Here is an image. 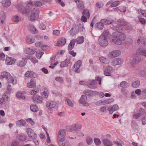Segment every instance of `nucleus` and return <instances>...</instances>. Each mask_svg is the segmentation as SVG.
Masks as SVG:
<instances>
[{
  "label": "nucleus",
  "mask_w": 146,
  "mask_h": 146,
  "mask_svg": "<svg viewBox=\"0 0 146 146\" xmlns=\"http://www.w3.org/2000/svg\"><path fill=\"white\" fill-rule=\"evenodd\" d=\"M113 36L111 39V41L113 43L117 44H120L122 41L124 40L125 35L121 32H115L113 33Z\"/></svg>",
  "instance_id": "obj_1"
},
{
  "label": "nucleus",
  "mask_w": 146,
  "mask_h": 146,
  "mask_svg": "<svg viewBox=\"0 0 146 146\" xmlns=\"http://www.w3.org/2000/svg\"><path fill=\"white\" fill-rule=\"evenodd\" d=\"M0 77L1 79L6 80L9 83H12L13 84H16L17 82L16 80H14L13 77L8 72H2Z\"/></svg>",
  "instance_id": "obj_2"
},
{
  "label": "nucleus",
  "mask_w": 146,
  "mask_h": 146,
  "mask_svg": "<svg viewBox=\"0 0 146 146\" xmlns=\"http://www.w3.org/2000/svg\"><path fill=\"white\" fill-rule=\"evenodd\" d=\"M40 11L38 8H33L31 11L30 20L32 21L37 20L38 18Z\"/></svg>",
  "instance_id": "obj_3"
},
{
  "label": "nucleus",
  "mask_w": 146,
  "mask_h": 146,
  "mask_svg": "<svg viewBox=\"0 0 146 146\" xmlns=\"http://www.w3.org/2000/svg\"><path fill=\"white\" fill-rule=\"evenodd\" d=\"M98 41L100 45L103 47H106L108 44V42L105 35H102L99 37Z\"/></svg>",
  "instance_id": "obj_4"
},
{
  "label": "nucleus",
  "mask_w": 146,
  "mask_h": 146,
  "mask_svg": "<svg viewBox=\"0 0 146 146\" xmlns=\"http://www.w3.org/2000/svg\"><path fill=\"white\" fill-rule=\"evenodd\" d=\"M81 127L80 125H74L67 128V130L69 132L77 131L81 129Z\"/></svg>",
  "instance_id": "obj_5"
},
{
  "label": "nucleus",
  "mask_w": 146,
  "mask_h": 146,
  "mask_svg": "<svg viewBox=\"0 0 146 146\" xmlns=\"http://www.w3.org/2000/svg\"><path fill=\"white\" fill-rule=\"evenodd\" d=\"M27 132L29 137L32 139H35L37 137V135L34 133L33 131L31 128L27 129Z\"/></svg>",
  "instance_id": "obj_6"
},
{
  "label": "nucleus",
  "mask_w": 146,
  "mask_h": 146,
  "mask_svg": "<svg viewBox=\"0 0 146 146\" xmlns=\"http://www.w3.org/2000/svg\"><path fill=\"white\" fill-rule=\"evenodd\" d=\"M113 70V68L111 66H109L106 67L104 70V75L106 76H110Z\"/></svg>",
  "instance_id": "obj_7"
},
{
  "label": "nucleus",
  "mask_w": 146,
  "mask_h": 146,
  "mask_svg": "<svg viewBox=\"0 0 146 146\" xmlns=\"http://www.w3.org/2000/svg\"><path fill=\"white\" fill-rule=\"evenodd\" d=\"M25 77H32L36 78L37 77L36 73L31 71H28L25 74Z\"/></svg>",
  "instance_id": "obj_8"
},
{
  "label": "nucleus",
  "mask_w": 146,
  "mask_h": 146,
  "mask_svg": "<svg viewBox=\"0 0 146 146\" xmlns=\"http://www.w3.org/2000/svg\"><path fill=\"white\" fill-rule=\"evenodd\" d=\"M76 3L77 8L80 10H82L84 7V4L82 0H74Z\"/></svg>",
  "instance_id": "obj_9"
},
{
  "label": "nucleus",
  "mask_w": 146,
  "mask_h": 146,
  "mask_svg": "<svg viewBox=\"0 0 146 146\" xmlns=\"http://www.w3.org/2000/svg\"><path fill=\"white\" fill-rule=\"evenodd\" d=\"M33 101L35 103H42V98L38 95L33 96L32 97Z\"/></svg>",
  "instance_id": "obj_10"
},
{
  "label": "nucleus",
  "mask_w": 146,
  "mask_h": 146,
  "mask_svg": "<svg viewBox=\"0 0 146 146\" xmlns=\"http://www.w3.org/2000/svg\"><path fill=\"white\" fill-rule=\"evenodd\" d=\"M87 97L85 95H82L79 100L80 103L86 106H89L88 104L86 102Z\"/></svg>",
  "instance_id": "obj_11"
},
{
  "label": "nucleus",
  "mask_w": 146,
  "mask_h": 146,
  "mask_svg": "<svg viewBox=\"0 0 146 146\" xmlns=\"http://www.w3.org/2000/svg\"><path fill=\"white\" fill-rule=\"evenodd\" d=\"M16 60V59L12 58L7 57L6 58L5 63L8 65H11L15 63Z\"/></svg>",
  "instance_id": "obj_12"
},
{
  "label": "nucleus",
  "mask_w": 146,
  "mask_h": 146,
  "mask_svg": "<svg viewBox=\"0 0 146 146\" xmlns=\"http://www.w3.org/2000/svg\"><path fill=\"white\" fill-rule=\"evenodd\" d=\"M118 108V106L117 104H114L112 106H110L108 107V110L109 111L110 113L111 114L113 111L117 110Z\"/></svg>",
  "instance_id": "obj_13"
},
{
  "label": "nucleus",
  "mask_w": 146,
  "mask_h": 146,
  "mask_svg": "<svg viewBox=\"0 0 146 146\" xmlns=\"http://www.w3.org/2000/svg\"><path fill=\"white\" fill-rule=\"evenodd\" d=\"M88 86L91 89H94L97 87V84L94 80H91L89 81Z\"/></svg>",
  "instance_id": "obj_14"
},
{
  "label": "nucleus",
  "mask_w": 146,
  "mask_h": 146,
  "mask_svg": "<svg viewBox=\"0 0 146 146\" xmlns=\"http://www.w3.org/2000/svg\"><path fill=\"white\" fill-rule=\"evenodd\" d=\"M36 81L35 79L32 78L30 82L27 83V86L29 88H34L36 86Z\"/></svg>",
  "instance_id": "obj_15"
},
{
  "label": "nucleus",
  "mask_w": 146,
  "mask_h": 146,
  "mask_svg": "<svg viewBox=\"0 0 146 146\" xmlns=\"http://www.w3.org/2000/svg\"><path fill=\"white\" fill-rule=\"evenodd\" d=\"M79 29L77 27H74L72 28L70 31V33L71 35L74 36L77 33L79 32Z\"/></svg>",
  "instance_id": "obj_16"
},
{
  "label": "nucleus",
  "mask_w": 146,
  "mask_h": 146,
  "mask_svg": "<svg viewBox=\"0 0 146 146\" xmlns=\"http://www.w3.org/2000/svg\"><path fill=\"white\" fill-rule=\"evenodd\" d=\"M121 52L119 50H115L111 52L110 55L111 57H115L119 56Z\"/></svg>",
  "instance_id": "obj_17"
},
{
  "label": "nucleus",
  "mask_w": 146,
  "mask_h": 146,
  "mask_svg": "<svg viewBox=\"0 0 146 146\" xmlns=\"http://www.w3.org/2000/svg\"><path fill=\"white\" fill-rule=\"evenodd\" d=\"M25 93L26 92L25 91L19 92L16 94V96L17 98L19 99L24 100L25 98V96H24V95Z\"/></svg>",
  "instance_id": "obj_18"
},
{
  "label": "nucleus",
  "mask_w": 146,
  "mask_h": 146,
  "mask_svg": "<svg viewBox=\"0 0 146 146\" xmlns=\"http://www.w3.org/2000/svg\"><path fill=\"white\" fill-rule=\"evenodd\" d=\"M25 53L29 54H33L36 52V50L34 48H27L24 50Z\"/></svg>",
  "instance_id": "obj_19"
},
{
  "label": "nucleus",
  "mask_w": 146,
  "mask_h": 146,
  "mask_svg": "<svg viewBox=\"0 0 146 146\" xmlns=\"http://www.w3.org/2000/svg\"><path fill=\"white\" fill-rule=\"evenodd\" d=\"M122 63L121 59L119 58H115L113 60L112 63L113 65L115 66L117 65L121 64Z\"/></svg>",
  "instance_id": "obj_20"
},
{
  "label": "nucleus",
  "mask_w": 146,
  "mask_h": 146,
  "mask_svg": "<svg viewBox=\"0 0 146 146\" xmlns=\"http://www.w3.org/2000/svg\"><path fill=\"white\" fill-rule=\"evenodd\" d=\"M56 102L53 101H48L47 102L46 104V107L48 108H53L56 105Z\"/></svg>",
  "instance_id": "obj_21"
},
{
  "label": "nucleus",
  "mask_w": 146,
  "mask_h": 146,
  "mask_svg": "<svg viewBox=\"0 0 146 146\" xmlns=\"http://www.w3.org/2000/svg\"><path fill=\"white\" fill-rule=\"evenodd\" d=\"M27 59L25 58H23L21 60L17 62V65L19 66L23 67L26 64L27 62Z\"/></svg>",
  "instance_id": "obj_22"
},
{
  "label": "nucleus",
  "mask_w": 146,
  "mask_h": 146,
  "mask_svg": "<svg viewBox=\"0 0 146 146\" xmlns=\"http://www.w3.org/2000/svg\"><path fill=\"white\" fill-rule=\"evenodd\" d=\"M141 60V58L140 56L137 55L134 57L132 62L133 64H137L139 63Z\"/></svg>",
  "instance_id": "obj_23"
},
{
  "label": "nucleus",
  "mask_w": 146,
  "mask_h": 146,
  "mask_svg": "<svg viewBox=\"0 0 146 146\" xmlns=\"http://www.w3.org/2000/svg\"><path fill=\"white\" fill-rule=\"evenodd\" d=\"M66 42V40L64 38H61L59 39L57 43L58 46L64 45Z\"/></svg>",
  "instance_id": "obj_24"
},
{
  "label": "nucleus",
  "mask_w": 146,
  "mask_h": 146,
  "mask_svg": "<svg viewBox=\"0 0 146 146\" xmlns=\"http://www.w3.org/2000/svg\"><path fill=\"white\" fill-rule=\"evenodd\" d=\"M66 135L65 131L64 129H62L59 130L58 132V138L64 137Z\"/></svg>",
  "instance_id": "obj_25"
},
{
  "label": "nucleus",
  "mask_w": 146,
  "mask_h": 146,
  "mask_svg": "<svg viewBox=\"0 0 146 146\" xmlns=\"http://www.w3.org/2000/svg\"><path fill=\"white\" fill-rule=\"evenodd\" d=\"M26 123V121L23 119H21L18 120L16 123V126L20 127L24 126Z\"/></svg>",
  "instance_id": "obj_26"
},
{
  "label": "nucleus",
  "mask_w": 146,
  "mask_h": 146,
  "mask_svg": "<svg viewBox=\"0 0 146 146\" xmlns=\"http://www.w3.org/2000/svg\"><path fill=\"white\" fill-rule=\"evenodd\" d=\"M82 62V61L79 60L76 61L74 64V68L76 69L75 70L76 72L80 67Z\"/></svg>",
  "instance_id": "obj_27"
},
{
  "label": "nucleus",
  "mask_w": 146,
  "mask_h": 146,
  "mask_svg": "<svg viewBox=\"0 0 146 146\" xmlns=\"http://www.w3.org/2000/svg\"><path fill=\"white\" fill-rule=\"evenodd\" d=\"M29 30L33 33H37L38 31L34 26L32 24L29 25Z\"/></svg>",
  "instance_id": "obj_28"
},
{
  "label": "nucleus",
  "mask_w": 146,
  "mask_h": 146,
  "mask_svg": "<svg viewBox=\"0 0 146 146\" xmlns=\"http://www.w3.org/2000/svg\"><path fill=\"white\" fill-rule=\"evenodd\" d=\"M3 5L5 7H8L11 3L10 0H3L2 1Z\"/></svg>",
  "instance_id": "obj_29"
},
{
  "label": "nucleus",
  "mask_w": 146,
  "mask_h": 146,
  "mask_svg": "<svg viewBox=\"0 0 146 146\" xmlns=\"http://www.w3.org/2000/svg\"><path fill=\"white\" fill-rule=\"evenodd\" d=\"M137 52L140 55L144 56L146 57V50H143L141 48H139L137 49Z\"/></svg>",
  "instance_id": "obj_30"
},
{
  "label": "nucleus",
  "mask_w": 146,
  "mask_h": 146,
  "mask_svg": "<svg viewBox=\"0 0 146 146\" xmlns=\"http://www.w3.org/2000/svg\"><path fill=\"white\" fill-rule=\"evenodd\" d=\"M103 142L105 146H112V144L111 142L107 139H104L103 140Z\"/></svg>",
  "instance_id": "obj_31"
},
{
  "label": "nucleus",
  "mask_w": 146,
  "mask_h": 146,
  "mask_svg": "<svg viewBox=\"0 0 146 146\" xmlns=\"http://www.w3.org/2000/svg\"><path fill=\"white\" fill-rule=\"evenodd\" d=\"M76 41L75 40H72L68 45V49L69 50H72L74 47Z\"/></svg>",
  "instance_id": "obj_32"
},
{
  "label": "nucleus",
  "mask_w": 146,
  "mask_h": 146,
  "mask_svg": "<svg viewBox=\"0 0 146 146\" xmlns=\"http://www.w3.org/2000/svg\"><path fill=\"white\" fill-rule=\"evenodd\" d=\"M131 126L132 127L137 131L139 129V126L137 124L136 121L134 120H133L131 121Z\"/></svg>",
  "instance_id": "obj_33"
},
{
  "label": "nucleus",
  "mask_w": 146,
  "mask_h": 146,
  "mask_svg": "<svg viewBox=\"0 0 146 146\" xmlns=\"http://www.w3.org/2000/svg\"><path fill=\"white\" fill-rule=\"evenodd\" d=\"M26 38L29 44H32L35 42V38L31 36H27L26 37Z\"/></svg>",
  "instance_id": "obj_34"
},
{
  "label": "nucleus",
  "mask_w": 146,
  "mask_h": 146,
  "mask_svg": "<svg viewBox=\"0 0 146 146\" xmlns=\"http://www.w3.org/2000/svg\"><path fill=\"white\" fill-rule=\"evenodd\" d=\"M59 144L60 145H62L63 146H65V138L64 137H60L58 138Z\"/></svg>",
  "instance_id": "obj_35"
},
{
  "label": "nucleus",
  "mask_w": 146,
  "mask_h": 146,
  "mask_svg": "<svg viewBox=\"0 0 146 146\" xmlns=\"http://www.w3.org/2000/svg\"><path fill=\"white\" fill-rule=\"evenodd\" d=\"M140 85V81L139 80H135L132 83V86L134 88H137Z\"/></svg>",
  "instance_id": "obj_36"
},
{
  "label": "nucleus",
  "mask_w": 146,
  "mask_h": 146,
  "mask_svg": "<svg viewBox=\"0 0 146 146\" xmlns=\"http://www.w3.org/2000/svg\"><path fill=\"white\" fill-rule=\"evenodd\" d=\"M100 21H101L104 25H109L112 23V21L111 20L107 19H101Z\"/></svg>",
  "instance_id": "obj_37"
},
{
  "label": "nucleus",
  "mask_w": 146,
  "mask_h": 146,
  "mask_svg": "<svg viewBox=\"0 0 146 146\" xmlns=\"http://www.w3.org/2000/svg\"><path fill=\"white\" fill-rule=\"evenodd\" d=\"M30 109L32 111L35 112L37 111L38 110V109L36 105H31L30 107Z\"/></svg>",
  "instance_id": "obj_38"
},
{
  "label": "nucleus",
  "mask_w": 146,
  "mask_h": 146,
  "mask_svg": "<svg viewBox=\"0 0 146 146\" xmlns=\"http://www.w3.org/2000/svg\"><path fill=\"white\" fill-rule=\"evenodd\" d=\"M112 28L113 30L117 31L116 32H121L120 31V29H121V30H122V29L118 25H113Z\"/></svg>",
  "instance_id": "obj_39"
},
{
  "label": "nucleus",
  "mask_w": 146,
  "mask_h": 146,
  "mask_svg": "<svg viewBox=\"0 0 146 146\" xmlns=\"http://www.w3.org/2000/svg\"><path fill=\"white\" fill-rule=\"evenodd\" d=\"M96 26L100 30L103 29L104 27V24L101 21L97 23Z\"/></svg>",
  "instance_id": "obj_40"
},
{
  "label": "nucleus",
  "mask_w": 146,
  "mask_h": 146,
  "mask_svg": "<svg viewBox=\"0 0 146 146\" xmlns=\"http://www.w3.org/2000/svg\"><path fill=\"white\" fill-rule=\"evenodd\" d=\"M18 139L20 141H24L26 139V137L24 134H22L18 135Z\"/></svg>",
  "instance_id": "obj_41"
},
{
  "label": "nucleus",
  "mask_w": 146,
  "mask_h": 146,
  "mask_svg": "<svg viewBox=\"0 0 146 146\" xmlns=\"http://www.w3.org/2000/svg\"><path fill=\"white\" fill-rule=\"evenodd\" d=\"M82 16L88 17V18L89 19L90 17L89 11L87 10H84L82 12Z\"/></svg>",
  "instance_id": "obj_42"
},
{
  "label": "nucleus",
  "mask_w": 146,
  "mask_h": 146,
  "mask_svg": "<svg viewBox=\"0 0 146 146\" xmlns=\"http://www.w3.org/2000/svg\"><path fill=\"white\" fill-rule=\"evenodd\" d=\"M64 100L67 101V104L68 106L71 107L73 106V104L70 99L66 97L64 98Z\"/></svg>",
  "instance_id": "obj_43"
},
{
  "label": "nucleus",
  "mask_w": 146,
  "mask_h": 146,
  "mask_svg": "<svg viewBox=\"0 0 146 146\" xmlns=\"http://www.w3.org/2000/svg\"><path fill=\"white\" fill-rule=\"evenodd\" d=\"M12 21L15 23H18L21 20V19L18 16L15 15L12 18Z\"/></svg>",
  "instance_id": "obj_44"
},
{
  "label": "nucleus",
  "mask_w": 146,
  "mask_h": 146,
  "mask_svg": "<svg viewBox=\"0 0 146 146\" xmlns=\"http://www.w3.org/2000/svg\"><path fill=\"white\" fill-rule=\"evenodd\" d=\"M120 86L122 88H126L128 87L129 85L126 82L123 81L120 83Z\"/></svg>",
  "instance_id": "obj_45"
},
{
  "label": "nucleus",
  "mask_w": 146,
  "mask_h": 146,
  "mask_svg": "<svg viewBox=\"0 0 146 146\" xmlns=\"http://www.w3.org/2000/svg\"><path fill=\"white\" fill-rule=\"evenodd\" d=\"M33 4L34 6L38 7H40L42 5V2L37 1H33Z\"/></svg>",
  "instance_id": "obj_46"
},
{
  "label": "nucleus",
  "mask_w": 146,
  "mask_h": 146,
  "mask_svg": "<svg viewBox=\"0 0 146 146\" xmlns=\"http://www.w3.org/2000/svg\"><path fill=\"white\" fill-rule=\"evenodd\" d=\"M118 22L121 26H125L127 24V23L123 19L119 20Z\"/></svg>",
  "instance_id": "obj_47"
},
{
  "label": "nucleus",
  "mask_w": 146,
  "mask_h": 146,
  "mask_svg": "<svg viewBox=\"0 0 146 146\" xmlns=\"http://www.w3.org/2000/svg\"><path fill=\"white\" fill-rule=\"evenodd\" d=\"M94 141L95 145L97 146H99L101 144V141L100 139L98 138H94Z\"/></svg>",
  "instance_id": "obj_48"
},
{
  "label": "nucleus",
  "mask_w": 146,
  "mask_h": 146,
  "mask_svg": "<svg viewBox=\"0 0 146 146\" xmlns=\"http://www.w3.org/2000/svg\"><path fill=\"white\" fill-rule=\"evenodd\" d=\"M121 2V1H116L112 3L111 5V6L112 7H115L118 6L120 2Z\"/></svg>",
  "instance_id": "obj_49"
},
{
  "label": "nucleus",
  "mask_w": 146,
  "mask_h": 146,
  "mask_svg": "<svg viewBox=\"0 0 146 146\" xmlns=\"http://www.w3.org/2000/svg\"><path fill=\"white\" fill-rule=\"evenodd\" d=\"M84 94L86 95H87L89 97L92 96V91L89 90H85L84 92Z\"/></svg>",
  "instance_id": "obj_50"
},
{
  "label": "nucleus",
  "mask_w": 146,
  "mask_h": 146,
  "mask_svg": "<svg viewBox=\"0 0 146 146\" xmlns=\"http://www.w3.org/2000/svg\"><path fill=\"white\" fill-rule=\"evenodd\" d=\"M55 80L60 84L63 82V78L61 77H57L55 78Z\"/></svg>",
  "instance_id": "obj_51"
},
{
  "label": "nucleus",
  "mask_w": 146,
  "mask_h": 146,
  "mask_svg": "<svg viewBox=\"0 0 146 146\" xmlns=\"http://www.w3.org/2000/svg\"><path fill=\"white\" fill-rule=\"evenodd\" d=\"M33 5L34 6V5L33 4V2L31 1L27 4L26 5V7H27V9L28 8V9L30 10V9L32 8V6Z\"/></svg>",
  "instance_id": "obj_52"
},
{
  "label": "nucleus",
  "mask_w": 146,
  "mask_h": 146,
  "mask_svg": "<svg viewBox=\"0 0 146 146\" xmlns=\"http://www.w3.org/2000/svg\"><path fill=\"white\" fill-rule=\"evenodd\" d=\"M84 41V39L83 36L78 37L77 39V42L78 44H81Z\"/></svg>",
  "instance_id": "obj_53"
},
{
  "label": "nucleus",
  "mask_w": 146,
  "mask_h": 146,
  "mask_svg": "<svg viewBox=\"0 0 146 146\" xmlns=\"http://www.w3.org/2000/svg\"><path fill=\"white\" fill-rule=\"evenodd\" d=\"M115 143L117 144V146H122V144H123V141L119 140V139H118L116 140V142H114Z\"/></svg>",
  "instance_id": "obj_54"
},
{
  "label": "nucleus",
  "mask_w": 146,
  "mask_h": 146,
  "mask_svg": "<svg viewBox=\"0 0 146 146\" xmlns=\"http://www.w3.org/2000/svg\"><path fill=\"white\" fill-rule=\"evenodd\" d=\"M93 142L92 139L90 137H88L86 139V142L88 145H90Z\"/></svg>",
  "instance_id": "obj_55"
},
{
  "label": "nucleus",
  "mask_w": 146,
  "mask_h": 146,
  "mask_svg": "<svg viewBox=\"0 0 146 146\" xmlns=\"http://www.w3.org/2000/svg\"><path fill=\"white\" fill-rule=\"evenodd\" d=\"M21 11L23 14H24L27 15L28 14V13L29 12V10L28 9V8H27V9L24 8L23 9H22Z\"/></svg>",
  "instance_id": "obj_56"
},
{
  "label": "nucleus",
  "mask_w": 146,
  "mask_h": 146,
  "mask_svg": "<svg viewBox=\"0 0 146 146\" xmlns=\"http://www.w3.org/2000/svg\"><path fill=\"white\" fill-rule=\"evenodd\" d=\"M141 95L144 99L146 98V89H144L141 91Z\"/></svg>",
  "instance_id": "obj_57"
},
{
  "label": "nucleus",
  "mask_w": 146,
  "mask_h": 146,
  "mask_svg": "<svg viewBox=\"0 0 146 146\" xmlns=\"http://www.w3.org/2000/svg\"><path fill=\"white\" fill-rule=\"evenodd\" d=\"M2 98L4 99L5 102L8 100L9 98L6 93H4L3 95Z\"/></svg>",
  "instance_id": "obj_58"
},
{
  "label": "nucleus",
  "mask_w": 146,
  "mask_h": 146,
  "mask_svg": "<svg viewBox=\"0 0 146 146\" xmlns=\"http://www.w3.org/2000/svg\"><path fill=\"white\" fill-rule=\"evenodd\" d=\"M68 65L64 61L61 62L60 64V66L61 68H63L65 66H68Z\"/></svg>",
  "instance_id": "obj_59"
},
{
  "label": "nucleus",
  "mask_w": 146,
  "mask_h": 146,
  "mask_svg": "<svg viewBox=\"0 0 146 146\" xmlns=\"http://www.w3.org/2000/svg\"><path fill=\"white\" fill-rule=\"evenodd\" d=\"M52 93L56 96H61V93L57 91L54 90L53 91Z\"/></svg>",
  "instance_id": "obj_60"
},
{
  "label": "nucleus",
  "mask_w": 146,
  "mask_h": 146,
  "mask_svg": "<svg viewBox=\"0 0 146 146\" xmlns=\"http://www.w3.org/2000/svg\"><path fill=\"white\" fill-rule=\"evenodd\" d=\"M135 93L137 95L139 96L141 94V91L140 89H137L135 90Z\"/></svg>",
  "instance_id": "obj_61"
},
{
  "label": "nucleus",
  "mask_w": 146,
  "mask_h": 146,
  "mask_svg": "<svg viewBox=\"0 0 146 146\" xmlns=\"http://www.w3.org/2000/svg\"><path fill=\"white\" fill-rule=\"evenodd\" d=\"M138 44H139V42H140L141 43H143V44L146 46V42L145 41H143L141 40V39H140V38H139L137 41Z\"/></svg>",
  "instance_id": "obj_62"
},
{
  "label": "nucleus",
  "mask_w": 146,
  "mask_h": 146,
  "mask_svg": "<svg viewBox=\"0 0 146 146\" xmlns=\"http://www.w3.org/2000/svg\"><path fill=\"white\" fill-rule=\"evenodd\" d=\"M139 22L142 24L145 25L146 23V21L143 18H140L139 19Z\"/></svg>",
  "instance_id": "obj_63"
},
{
  "label": "nucleus",
  "mask_w": 146,
  "mask_h": 146,
  "mask_svg": "<svg viewBox=\"0 0 146 146\" xmlns=\"http://www.w3.org/2000/svg\"><path fill=\"white\" fill-rule=\"evenodd\" d=\"M99 59L101 62L103 63H106V59L103 57H100Z\"/></svg>",
  "instance_id": "obj_64"
}]
</instances>
